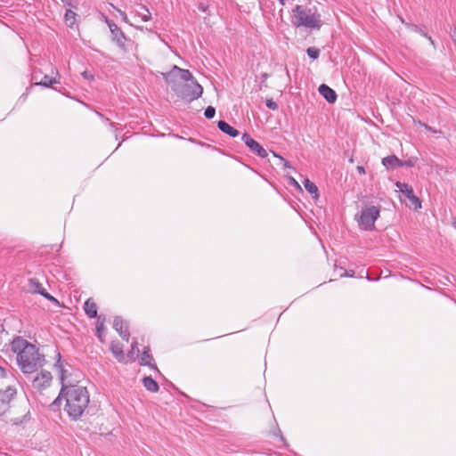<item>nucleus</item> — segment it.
<instances>
[{
  "label": "nucleus",
  "instance_id": "f257e3e1",
  "mask_svg": "<svg viewBox=\"0 0 456 456\" xmlns=\"http://www.w3.org/2000/svg\"><path fill=\"white\" fill-rule=\"evenodd\" d=\"M11 350L16 354L17 364L25 375L37 372L45 364V355L39 348L21 337L12 341Z\"/></svg>",
  "mask_w": 456,
  "mask_h": 456
},
{
  "label": "nucleus",
  "instance_id": "a878e982",
  "mask_svg": "<svg viewBox=\"0 0 456 456\" xmlns=\"http://www.w3.org/2000/svg\"><path fill=\"white\" fill-rule=\"evenodd\" d=\"M104 328V319H102V316L98 317L97 323H96V332L97 336L100 338V340L102 342L103 339L102 338V332Z\"/></svg>",
  "mask_w": 456,
  "mask_h": 456
},
{
  "label": "nucleus",
  "instance_id": "473e14b6",
  "mask_svg": "<svg viewBox=\"0 0 456 456\" xmlns=\"http://www.w3.org/2000/svg\"><path fill=\"white\" fill-rule=\"evenodd\" d=\"M414 165L411 159L403 161V167H412Z\"/></svg>",
  "mask_w": 456,
  "mask_h": 456
},
{
  "label": "nucleus",
  "instance_id": "72a5a7b5",
  "mask_svg": "<svg viewBox=\"0 0 456 456\" xmlns=\"http://www.w3.org/2000/svg\"><path fill=\"white\" fill-rule=\"evenodd\" d=\"M118 12L120 13V15L122 16V19L124 21H127V17H126V14L125 12H122L121 10H118Z\"/></svg>",
  "mask_w": 456,
  "mask_h": 456
},
{
  "label": "nucleus",
  "instance_id": "f03ea898",
  "mask_svg": "<svg viewBox=\"0 0 456 456\" xmlns=\"http://www.w3.org/2000/svg\"><path fill=\"white\" fill-rule=\"evenodd\" d=\"M65 401L64 410L69 417L74 420L78 419L87 408L89 394L86 387L77 385H63L57 399L53 402Z\"/></svg>",
  "mask_w": 456,
  "mask_h": 456
},
{
  "label": "nucleus",
  "instance_id": "c756f323",
  "mask_svg": "<svg viewBox=\"0 0 456 456\" xmlns=\"http://www.w3.org/2000/svg\"><path fill=\"white\" fill-rule=\"evenodd\" d=\"M37 293L45 297L46 299L53 301V302H58L55 297H53L52 295H50L45 289H42V290H37Z\"/></svg>",
  "mask_w": 456,
  "mask_h": 456
},
{
  "label": "nucleus",
  "instance_id": "7c9ffc66",
  "mask_svg": "<svg viewBox=\"0 0 456 456\" xmlns=\"http://www.w3.org/2000/svg\"><path fill=\"white\" fill-rule=\"evenodd\" d=\"M265 105L268 109L272 110H278V104L273 99H267L265 101Z\"/></svg>",
  "mask_w": 456,
  "mask_h": 456
},
{
  "label": "nucleus",
  "instance_id": "1a4fd4ad",
  "mask_svg": "<svg viewBox=\"0 0 456 456\" xmlns=\"http://www.w3.org/2000/svg\"><path fill=\"white\" fill-rule=\"evenodd\" d=\"M17 390L13 387H7L4 390H0V414L6 411L10 402L14 398Z\"/></svg>",
  "mask_w": 456,
  "mask_h": 456
},
{
  "label": "nucleus",
  "instance_id": "e433bc0d",
  "mask_svg": "<svg viewBox=\"0 0 456 456\" xmlns=\"http://www.w3.org/2000/svg\"><path fill=\"white\" fill-rule=\"evenodd\" d=\"M356 169H357L358 173H360V174H365V169H364V167H362V166H358Z\"/></svg>",
  "mask_w": 456,
  "mask_h": 456
},
{
  "label": "nucleus",
  "instance_id": "6ab92c4d",
  "mask_svg": "<svg viewBox=\"0 0 456 456\" xmlns=\"http://www.w3.org/2000/svg\"><path fill=\"white\" fill-rule=\"evenodd\" d=\"M57 357H58V360H57V362L54 364V368L58 370L59 375H60V379H61L62 386H63L64 385V380H65V379L67 377V374H68V370H65V368H64V364H63V362L61 360V354L60 353L57 354Z\"/></svg>",
  "mask_w": 456,
  "mask_h": 456
},
{
  "label": "nucleus",
  "instance_id": "ddd939ff",
  "mask_svg": "<svg viewBox=\"0 0 456 456\" xmlns=\"http://www.w3.org/2000/svg\"><path fill=\"white\" fill-rule=\"evenodd\" d=\"M320 94L330 103H333L337 100L336 92L325 84L319 86Z\"/></svg>",
  "mask_w": 456,
  "mask_h": 456
},
{
  "label": "nucleus",
  "instance_id": "cd10ccee",
  "mask_svg": "<svg viewBox=\"0 0 456 456\" xmlns=\"http://www.w3.org/2000/svg\"><path fill=\"white\" fill-rule=\"evenodd\" d=\"M216 115V109L212 106H208V108H206L205 111H204V116L206 117V118L208 119H210V118H213Z\"/></svg>",
  "mask_w": 456,
  "mask_h": 456
},
{
  "label": "nucleus",
  "instance_id": "39448f33",
  "mask_svg": "<svg viewBox=\"0 0 456 456\" xmlns=\"http://www.w3.org/2000/svg\"><path fill=\"white\" fill-rule=\"evenodd\" d=\"M379 208L365 206L357 217L358 225L362 230L370 231L374 228L375 221L379 216Z\"/></svg>",
  "mask_w": 456,
  "mask_h": 456
},
{
  "label": "nucleus",
  "instance_id": "b1692460",
  "mask_svg": "<svg viewBox=\"0 0 456 456\" xmlns=\"http://www.w3.org/2000/svg\"><path fill=\"white\" fill-rule=\"evenodd\" d=\"M139 349H138V344L136 341H134L131 345V350L127 354V358H129L130 361L134 362L136 357L138 356Z\"/></svg>",
  "mask_w": 456,
  "mask_h": 456
},
{
  "label": "nucleus",
  "instance_id": "393cba45",
  "mask_svg": "<svg viewBox=\"0 0 456 456\" xmlns=\"http://www.w3.org/2000/svg\"><path fill=\"white\" fill-rule=\"evenodd\" d=\"M76 16H77L76 12H74L71 10H67V12L65 13V20L69 27H72L74 25V23L76 21Z\"/></svg>",
  "mask_w": 456,
  "mask_h": 456
},
{
  "label": "nucleus",
  "instance_id": "6e6552de",
  "mask_svg": "<svg viewBox=\"0 0 456 456\" xmlns=\"http://www.w3.org/2000/svg\"><path fill=\"white\" fill-rule=\"evenodd\" d=\"M106 23L108 24V27L110 28V30L111 33V40L113 42H115L118 47H120L124 51H126V37L125 34L123 33V31L112 20L106 19Z\"/></svg>",
  "mask_w": 456,
  "mask_h": 456
},
{
  "label": "nucleus",
  "instance_id": "a211bd4d",
  "mask_svg": "<svg viewBox=\"0 0 456 456\" xmlns=\"http://www.w3.org/2000/svg\"><path fill=\"white\" fill-rule=\"evenodd\" d=\"M84 310L88 317L94 318L97 316V305L92 299H87L84 304Z\"/></svg>",
  "mask_w": 456,
  "mask_h": 456
},
{
  "label": "nucleus",
  "instance_id": "4468645a",
  "mask_svg": "<svg viewBox=\"0 0 456 456\" xmlns=\"http://www.w3.org/2000/svg\"><path fill=\"white\" fill-rule=\"evenodd\" d=\"M110 351L119 362H126V355L123 351V346L119 342H112L110 344Z\"/></svg>",
  "mask_w": 456,
  "mask_h": 456
},
{
  "label": "nucleus",
  "instance_id": "f704fd0d",
  "mask_svg": "<svg viewBox=\"0 0 456 456\" xmlns=\"http://www.w3.org/2000/svg\"><path fill=\"white\" fill-rule=\"evenodd\" d=\"M5 375H6L5 370L2 366H0V378H4Z\"/></svg>",
  "mask_w": 456,
  "mask_h": 456
},
{
  "label": "nucleus",
  "instance_id": "dca6fc26",
  "mask_svg": "<svg viewBox=\"0 0 456 456\" xmlns=\"http://www.w3.org/2000/svg\"><path fill=\"white\" fill-rule=\"evenodd\" d=\"M217 126L223 133L228 134L231 137H237L240 134L239 131L236 128L230 126L224 120L218 121Z\"/></svg>",
  "mask_w": 456,
  "mask_h": 456
},
{
  "label": "nucleus",
  "instance_id": "4be33fe9",
  "mask_svg": "<svg viewBox=\"0 0 456 456\" xmlns=\"http://www.w3.org/2000/svg\"><path fill=\"white\" fill-rule=\"evenodd\" d=\"M303 184H304L305 190L310 194L314 195V198L318 197V188L313 182H311L309 179L305 178L303 181Z\"/></svg>",
  "mask_w": 456,
  "mask_h": 456
},
{
  "label": "nucleus",
  "instance_id": "ea45409f",
  "mask_svg": "<svg viewBox=\"0 0 456 456\" xmlns=\"http://www.w3.org/2000/svg\"><path fill=\"white\" fill-rule=\"evenodd\" d=\"M279 2H280V4H281V5H284V4H285V0H279Z\"/></svg>",
  "mask_w": 456,
  "mask_h": 456
},
{
  "label": "nucleus",
  "instance_id": "9d476101",
  "mask_svg": "<svg viewBox=\"0 0 456 456\" xmlns=\"http://www.w3.org/2000/svg\"><path fill=\"white\" fill-rule=\"evenodd\" d=\"M243 142L249 148V150L256 153L260 158H266L268 153L256 141L250 137L248 134H244L241 137Z\"/></svg>",
  "mask_w": 456,
  "mask_h": 456
},
{
  "label": "nucleus",
  "instance_id": "c9c22d12",
  "mask_svg": "<svg viewBox=\"0 0 456 456\" xmlns=\"http://www.w3.org/2000/svg\"><path fill=\"white\" fill-rule=\"evenodd\" d=\"M452 39L454 43V45H456V28H454V30L452 31Z\"/></svg>",
  "mask_w": 456,
  "mask_h": 456
},
{
  "label": "nucleus",
  "instance_id": "412c9836",
  "mask_svg": "<svg viewBox=\"0 0 456 456\" xmlns=\"http://www.w3.org/2000/svg\"><path fill=\"white\" fill-rule=\"evenodd\" d=\"M135 16L144 22L149 21L151 19V13L144 5L139 6L138 10L135 11Z\"/></svg>",
  "mask_w": 456,
  "mask_h": 456
},
{
  "label": "nucleus",
  "instance_id": "4c0bfd02",
  "mask_svg": "<svg viewBox=\"0 0 456 456\" xmlns=\"http://www.w3.org/2000/svg\"><path fill=\"white\" fill-rule=\"evenodd\" d=\"M423 36H424V37H426L428 39V41L430 42V44H431L432 45H434V46H435V43H434V41H433V39H432V37H428V36L427 34H425V33H423Z\"/></svg>",
  "mask_w": 456,
  "mask_h": 456
},
{
  "label": "nucleus",
  "instance_id": "c03bdc74",
  "mask_svg": "<svg viewBox=\"0 0 456 456\" xmlns=\"http://www.w3.org/2000/svg\"><path fill=\"white\" fill-rule=\"evenodd\" d=\"M453 226L456 228V221L453 222Z\"/></svg>",
  "mask_w": 456,
  "mask_h": 456
},
{
  "label": "nucleus",
  "instance_id": "423d86ee",
  "mask_svg": "<svg viewBox=\"0 0 456 456\" xmlns=\"http://www.w3.org/2000/svg\"><path fill=\"white\" fill-rule=\"evenodd\" d=\"M176 76L180 77V79L183 81L182 83L196 81L192 74L188 69H181L176 65L173 66L169 72L163 74V77L168 85H172L174 82H175L173 78Z\"/></svg>",
  "mask_w": 456,
  "mask_h": 456
},
{
  "label": "nucleus",
  "instance_id": "79ce46f5",
  "mask_svg": "<svg viewBox=\"0 0 456 456\" xmlns=\"http://www.w3.org/2000/svg\"><path fill=\"white\" fill-rule=\"evenodd\" d=\"M65 4H69L70 0H61Z\"/></svg>",
  "mask_w": 456,
  "mask_h": 456
},
{
  "label": "nucleus",
  "instance_id": "f3484780",
  "mask_svg": "<svg viewBox=\"0 0 456 456\" xmlns=\"http://www.w3.org/2000/svg\"><path fill=\"white\" fill-rule=\"evenodd\" d=\"M152 361H153V357L152 355L150 354V347L148 346H145L142 350V355H141V359H140V364L141 365H148L150 366L151 368L158 370L157 367L155 364L152 363Z\"/></svg>",
  "mask_w": 456,
  "mask_h": 456
},
{
  "label": "nucleus",
  "instance_id": "2f4dec72",
  "mask_svg": "<svg viewBox=\"0 0 456 456\" xmlns=\"http://www.w3.org/2000/svg\"><path fill=\"white\" fill-rule=\"evenodd\" d=\"M354 274V271H346L344 273L340 274L341 277H353Z\"/></svg>",
  "mask_w": 456,
  "mask_h": 456
},
{
  "label": "nucleus",
  "instance_id": "c85d7f7f",
  "mask_svg": "<svg viewBox=\"0 0 456 456\" xmlns=\"http://www.w3.org/2000/svg\"><path fill=\"white\" fill-rule=\"evenodd\" d=\"M30 284H31V288L34 289V291L37 292V290H42V284L35 280V279H31L29 281Z\"/></svg>",
  "mask_w": 456,
  "mask_h": 456
},
{
  "label": "nucleus",
  "instance_id": "f8f14e48",
  "mask_svg": "<svg viewBox=\"0 0 456 456\" xmlns=\"http://www.w3.org/2000/svg\"><path fill=\"white\" fill-rule=\"evenodd\" d=\"M113 328L118 332L123 339L128 341L130 334L126 322H124L120 317H116L113 322Z\"/></svg>",
  "mask_w": 456,
  "mask_h": 456
},
{
  "label": "nucleus",
  "instance_id": "37998d69",
  "mask_svg": "<svg viewBox=\"0 0 456 456\" xmlns=\"http://www.w3.org/2000/svg\"><path fill=\"white\" fill-rule=\"evenodd\" d=\"M21 422H22V421H16V420L14 421V423H15V424H20V423H21Z\"/></svg>",
  "mask_w": 456,
  "mask_h": 456
},
{
  "label": "nucleus",
  "instance_id": "7ed1b4c3",
  "mask_svg": "<svg viewBox=\"0 0 456 456\" xmlns=\"http://www.w3.org/2000/svg\"><path fill=\"white\" fill-rule=\"evenodd\" d=\"M291 23L296 28H305L310 30H319L322 26L321 14L315 7L297 4L291 14Z\"/></svg>",
  "mask_w": 456,
  "mask_h": 456
},
{
  "label": "nucleus",
  "instance_id": "2eb2a0df",
  "mask_svg": "<svg viewBox=\"0 0 456 456\" xmlns=\"http://www.w3.org/2000/svg\"><path fill=\"white\" fill-rule=\"evenodd\" d=\"M383 166L387 169H395L403 167V160L399 159L396 156H387L382 159Z\"/></svg>",
  "mask_w": 456,
  "mask_h": 456
},
{
  "label": "nucleus",
  "instance_id": "a19ab883",
  "mask_svg": "<svg viewBox=\"0 0 456 456\" xmlns=\"http://www.w3.org/2000/svg\"><path fill=\"white\" fill-rule=\"evenodd\" d=\"M83 76H84L85 77H86V78H89V76L87 75V73H86V72H84V73H83Z\"/></svg>",
  "mask_w": 456,
  "mask_h": 456
},
{
  "label": "nucleus",
  "instance_id": "aec40b11",
  "mask_svg": "<svg viewBox=\"0 0 456 456\" xmlns=\"http://www.w3.org/2000/svg\"><path fill=\"white\" fill-rule=\"evenodd\" d=\"M142 384L150 392L155 393L159 391V384L151 377H144L142 379Z\"/></svg>",
  "mask_w": 456,
  "mask_h": 456
},
{
  "label": "nucleus",
  "instance_id": "bb28decb",
  "mask_svg": "<svg viewBox=\"0 0 456 456\" xmlns=\"http://www.w3.org/2000/svg\"><path fill=\"white\" fill-rule=\"evenodd\" d=\"M306 53L307 55L314 60L317 59L320 55V50L316 47L307 48Z\"/></svg>",
  "mask_w": 456,
  "mask_h": 456
},
{
  "label": "nucleus",
  "instance_id": "9b49d317",
  "mask_svg": "<svg viewBox=\"0 0 456 456\" xmlns=\"http://www.w3.org/2000/svg\"><path fill=\"white\" fill-rule=\"evenodd\" d=\"M52 380V374L47 370H41L33 379V387L38 389L48 387Z\"/></svg>",
  "mask_w": 456,
  "mask_h": 456
},
{
  "label": "nucleus",
  "instance_id": "5701e85b",
  "mask_svg": "<svg viewBox=\"0 0 456 456\" xmlns=\"http://www.w3.org/2000/svg\"><path fill=\"white\" fill-rule=\"evenodd\" d=\"M59 81L55 77H50L49 76H44L43 79L40 82H36V86H43L45 87H49L53 84H57Z\"/></svg>",
  "mask_w": 456,
  "mask_h": 456
},
{
  "label": "nucleus",
  "instance_id": "58836bf2",
  "mask_svg": "<svg viewBox=\"0 0 456 456\" xmlns=\"http://www.w3.org/2000/svg\"><path fill=\"white\" fill-rule=\"evenodd\" d=\"M291 184H294L295 186H297L298 188L300 187L298 183L294 178H291Z\"/></svg>",
  "mask_w": 456,
  "mask_h": 456
},
{
  "label": "nucleus",
  "instance_id": "0eeeda50",
  "mask_svg": "<svg viewBox=\"0 0 456 456\" xmlns=\"http://www.w3.org/2000/svg\"><path fill=\"white\" fill-rule=\"evenodd\" d=\"M395 187L404 196L405 200H409L410 207H412L414 209H419L421 208V202L419 199L414 194L411 186L404 183L396 182Z\"/></svg>",
  "mask_w": 456,
  "mask_h": 456
},
{
  "label": "nucleus",
  "instance_id": "20e7f679",
  "mask_svg": "<svg viewBox=\"0 0 456 456\" xmlns=\"http://www.w3.org/2000/svg\"><path fill=\"white\" fill-rule=\"evenodd\" d=\"M170 86L178 97L187 102L197 100L203 94V87L197 81L174 82Z\"/></svg>",
  "mask_w": 456,
  "mask_h": 456
}]
</instances>
